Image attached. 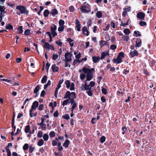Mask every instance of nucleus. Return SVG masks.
I'll return each mask as SVG.
<instances>
[{"instance_id":"1","label":"nucleus","mask_w":156,"mask_h":156,"mask_svg":"<svg viewBox=\"0 0 156 156\" xmlns=\"http://www.w3.org/2000/svg\"><path fill=\"white\" fill-rule=\"evenodd\" d=\"M81 90L84 91L86 90V92L89 96H91L93 94V90L89 84H87V82H84V84L81 85L80 87Z\"/></svg>"},{"instance_id":"2","label":"nucleus","mask_w":156,"mask_h":156,"mask_svg":"<svg viewBox=\"0 0 156 156\" xmlns=\"http://www.w3.org/2000/svg\"><path fill=\"white\" fill-rule=\"evenodd\" d=\"M81 11L82 13H87L90 11V5L86 2H84L80 8Z\"/></svg>"},{"instance_id":"3","label":"nucleus","mask_w":156,"mask_h":156,"mask_svg":"<svg viewBox=\"0 0 156 156\" xmlns=\"http://www.w3.org/2000/svg\"><path fill=\"white\" fill-rule=\"evenodd\" d=\"M16 9L19 10L20 12H16V13L18 15H20V14H25L28 15V12L27 9L26 7L22 5H17L16 7Z\"/></svg>"},{"instance_id":"4","label":"nucleus","mask_w":156,"mask_h":156,"mask_svg":"<svg viewBox=\"0 0 156 156\" xmlns=\"http://www.w3.org/2000/svg\"><path fill=\"white\" fill-rule=\"evenodd\" d=\"M76 98V94L75 92L70 93L69 91H67L64 97V99L69 98V99H74Z\"/></svg>"},{"instance_id":"5","label":"nucleus","mask_w":156,"mask_h":156,"mask_svg":"<svg viewBox=\"0 0 156 156\" xmlns=\"http://www.w3.org/2000/svg\"><path fill=\"white\" fill-rule=\"evenodd\" d=\"M57 29V27L54 24H52L51 26V34L52 35L53 37L56 36L57 34L55 31Z\"/></svg>"},{"instance_id":"6","label":"nucleus","mask_w":156,"mask_h":156,"mask_svg":"<svg viewBox=\"0 0 156 156\" xmlns=\"http://www.w3.org/2000/svg\"><path fill=\"white\" fill-rule=\"evenodd\" d=\"M139 54L136 50H131L129 53V56L131 58H133L135 56H138Z\"/></svg>"},{"instance_id":"7","label":"nucleus","mask_w":156,"mask_h":156,"mask_svg":"<svg viewBox=\"0 0 156 156\" xmlns=\"http://www.w3.org/2000/svg\"><path fill=\"white\" fill-rule=\"evenodd\" d=\"M43 47L44 48L47 49L48 50L51 49V50H54L55 48L54 46L48 43H45L43 46Z\"/></svg>"},{"instance_id":"8","label":"nucleus","mask_w":156,"mask_h":156,"mask_svg":"<svg viewBox=\"0 0 156 156\" xmlns=\"http://www.w3.org/2000/svg\"><path fill=\"white\" fill-rule=\"evenodd\" d=\"M72 55V54L69 52L66 53L65 55V61L71 62L72 60L71 57Z\"/></svg>"},{"instance_id":"9","label":"nucleus","mask_w":156,"mask_h":156,"mask_svg":"<svg viewBox=\"0 0 156 156\" xmlns=\"http://www.w3.org/2000/svg\"><path fill=\"white\" fill-rule=\"evenodd\" d=\"M75 24L76 26L75 27V29L78 31H80V28L81 25L80 21L77 19L76 20Z\"/></svg>"},{"instance_id":"10","label":"nucleus","mask_w":156,"mask_h":156,"mask_svg":"<svg viewBox=\"0 0 156 156\" xmlns=\"http://www.w3.org/2000/svg\"><path fill=\"white\" fill-rule=\"evenodd\" d=\"M82 71L84 73H92L94 71V69L92 68L90 69L89 68L84 67L82 69Z\"/></svg>"},{"instance_id":"11","label":"nucleus","mask_w":156,"mask_h":156,"mask_svg":"<svg viewBox=\"0 0 156 156\" xmlns=\"http://www.w3.org/2000/svg\"><path fill=\"white\" fill-rule=\"evenodd\" d=\"M145 16V14L142 12H138L137 15L136 17L140 20H144Z\"/></svg>"},{"instance_id":"12","label":"nucleus","mask_w":156,"mask_h":156,"mask_svg":"<svg viewBox=\"0 0 156 156\" xmlns=\"http://www.w3.org/2000/svg\"><path fill=\"white\" fill-rule=\"evenodd\" d=\"M85 73L87 74V80H86L85 81L87 82V81H90V80L92 79L93 77V74L92 73Z\"/></svg>"},{"instance_id":"13","label":"nucleus","mask_w":156,"mask_h":156,"mask_svg":"<svg viewBox=\"0 0 156 156\" xmlns=\"http://www.w3.org/2000/svg\"><path fill=\"white\" fill-rule=\"evenodd\" d=\"M83 34L86 36H88L89 35L90 33L86 27L84 26L82 28Z\"/></svg>"},{"instance_id":"14","label":"nucleus","mask_w":156,"mask_h":156,"mask_svg":"<svg viewBox=\"0 0 156 156\" xmlns=\"http://www.w3.org/2000/svg\"><path fill=\"white\" fill-rule=\"evenodd\" d=\"M38 103L37 101H36L34 102L31 106V111H33V110H35L36 108L38 106Z\"/></svg>"},{"instance_id":"15","label":"nucleus","mask_w":156,"mask_h":156,"mask_svg":"<svg viewBox=\"0 0 156 156\" xmlns=\"http://www.w3.org/2000/svg\"><path fill=\"white\" fill-rule=\"evenodd\" d=\"M123 61L122 59L117 57L116 58H114L113 59V62L115 64H118L121 63Z\"/></svg>"},{"instance_id":"16","label":"nucleus","mask_w":156,"mask_h":156,"mask_svg":"<svg viewBox=\"0 0 156 156\" xmlns=\"http://www.w3.org/2000/svg\"><path fill=\"white\" fill-rule=\"evenodd\" d=\"M40 89V86L39 85H38L35 88L34 90V93L36 94L35 98H36L38 96L39 93L38 92L39 91Z\"/></svg>"},{"instance_id":"17","label":"nucleus","mask_w":156,"mask_h":156,"mask_svg":"<svg viewBox=\"0 0 156 156\" xmlns=\"http://www.w3.org/2000/svg\"><path fill=\"white\" fill-rule=\"evenodd\" d=\"M141 41L140 39H137V41H136V45L135 47L137 48V47H140L141 44Z\"/></svg>"},{"instance_id":"18","label":"nucleus","mask_w":156,"mask_h":156,"mask_svg":"<svg viewBox=\"0 0 156 156\" xmlns=\"http://www.w3.org/2000/svg\"><path fill=\"white\" fill-rule=\"evenodd\" d=\"M109 55V53L108 51H105L102 53L101 57V59L103 60L107 56Z\"/></svg>"},{"instance_id":"19","label":"nucleus","mask_w":156,"mask_h":156,"mask_svg":"<svg viewBox=\"0 0 156 156\" xmlns=\"http://www.w3.org/2000/svg\"><path fill=\"white\" fill-rule=\"evenodd\" d=\"M5 8L3 6L0 5V14L1 15H3L4 13H6V11H5Z\"/></svg>"},{"instance_id":"20","label":"nucleus","mask_w":156,"mask_h":156,"mask_svg":"<svg viewBox=\"0 0 156 156\" xmlns=\"http://www.w3.org/2000/svg\"><path fill=\"white\" fill-rule=\"evenodd\" d=\"M93 62L94 63H96L99 62V60L101 59L99 56H93L92 57Z\"/></svg>"},{"instance_id":"21","label":"nucleus","mask_w":156,"mask_h":156,"mask_svg":"<svg viewBox=\"0 0 156 156\" xmlns=\"http://www.w3.org/2000/svg\"><path fill=\"white\" fill-rule=\"evenodd\" d=\"M51 69L53 72H57L58 70V67L56 65L53 64L52 65Z\"/></svg>"},{"instance_id":"22","label":"nucleus","mask_w":156,"mask_h":156,"mask_svg":"<svg viewBox=\"0 0 156 156\" xmlns=\"http://www.w3.org/2000/svg\"><path fill=\"white\" fill-rule=\"evenodd\" d=\"M69 140L68 139H66V140L65 141L63 145V146L65 148H67L69 147Z\"/></svg>"},{"instance_id":"23","label":"nucleus","mask_w":156,"mask_h":156,"mask_svg":"<svg viewBox=\"0 0 156 156\" xmlns=\"http://www.w3.org/2000/svg\"><path fill=\"white\" fill-rule=\"evenodd\" d=\"M38 125L40 126L41 128L43 130H45L46 129V125L44 123H37Z\"/></svg>"},{"instance_id":"24","label":"nucleus","mask_w":156,"mask_h":156,"mask_svg":"<svg viewBox=\"0 0 156 156\" xmlns=\"http://www.w3.org/2000/svg\"><path fill=\"white\" fill-rule=\"evenodd\" d=\"M99 43L100 44V45L101 47L102 48V47L106 45L107 44V41L100 40L99 41Z\"/></svg>"},{"instance_id":"25","label":"nucleus","mask_w":156,"mask_h":156,"mask_svg":"<svg viewBox=\"0 0 156 156\" xmlns=\"http://www.w3.org/2000/svg\"><path fill=\"white\" fill-rule=\"evenodd\" d=\"M66 41L69 43L70 46L72 47L73 46L74 43L73 42V40L70 38H68Z\"/></svg>"},{"instance_id":"26","label":"nucleus","mask_w":156,"mask_h":156,"mask_svg":"<svg viewBox=\"0 0 156 156\" xmlns=\"http://www.w3.org/2000/svg\"><path fill=\"white\" fill-rule=\"evenodd\" d=\"M18 33L19 34H21L23 32V26H20L17 29Z\"/></svg>"},{"instance_id":"27","label":"nucleus","mask_w":156,"mask_h":156,"mask_svg":"<svg viewBox=\"0 0 156 156\" xmlns=\"http://www.w3.org/2000/svg\"><path fill=\"white\" fill-rule=\"evenodd\" d=\"M5 28L7 30H13V27L12 25L10 24L9 23L7 24H6V26L5 27Z\"/></svg>"},{"instance_id":"28","label":"nucleus","mask_w":156,"mask_h":156,"mask_svg":"<svg viewBox=\"0 0 156 156\" xmlns=\"http://www.w3.org/2000/svg\"><path fill=\"white\" fill-rule=\"evenodd\" d=\"M51 13L52 16H55L58 14V12L56 9H54L52 10Z\"/></svg>"},{"instance_id":"29","label":"nucleus","mask_w":156,"mask_h":156,"mask_svg":"<svg viewBox=\"0 0 156 156\" xmlns=\"http://www.w3.org/2000/svg\"><path fill=\"white\" fill-rule=\"evenodd\" d=\"M49 13V12L48 9H45L44 12V16L45 17H47L48 16Z\"/></svg>"},{"instance_id":"30","label":"nucleus","mask_w":156,"mask_h":156,"mask_svg":"<svg viewBox=\"0 0 156 156\" xmlns=\"http://www.w3.org/2000/svg\"><path fill=\"white\" fill-rule=\"evenodd\" d=\"M117 57L122 59V58L124 57L125 54L123 52H120L119 53Z\"/></svg>"},{"instance_id":"31","label":"nucleus","mask_w":156,"mask_h":156,"mask_svg":"<svg viewBox=\"0 0 156 156\" xmlns=\"http://www.w3.org/2000/svg\"><path fill=\"white\" fill-rule=\"evenodd\" d=\"M102 13L101 11H98L96 14V16L98 18H101L102 16Z\"/></svg>"},{"instance_id":"32","label":"nucleus","mask_w":156,"mask_h":156,"mask_svg":"<svg viewBox=\"0 0 156 156\" xmlns=\"http://www.w3.org/2000/svg\"><path fill=\"white\" fill-rule=\"evenodd\" d=\"M31 34L30 30L28 29L26 30L24 32V34L26 36H29Z\"/></svg>"},{"instance_id":"33","label":"nucleus","mask_w":156,"mask_h":156,"mask_svg":"<svg viewBox=\"0 0 156 156\" xmlns=\"http://www.w3.org/2000/svg\"><path fill=\"white\" fill-rule=\"evenodd\" d=\"M44 144V141L42 139H40L38 141L37 145L38 146H42Z\"/></svg>"},{"instance_id":"34","label":"nucleus","mask_w":156,"mask_h":156,"mask_svg":"<svg viewBox=\"0 0 156 156\" xmlns=\"http://www.w3.org/2000/svg\"><path fill=\"white\" fill-rule=\"evenodd\" d=\"M49 138V136L48 135L47 133H45L43 136V138L44 140L45 141L48 140Z\"/></svg>"},{"instance_id":"35","label":"nucleus","mask_w":156,"mask_h":156,"mask_svg":"<svg viewBox=\"0 0 156 156\" xmlns=\"http://www.w3.org/2000/svg\"><path fill=\"white\" fill-rule=\"evenodd\" d=\"M134 36H135L136 37L141 36V35L140 32L138 31H135L134 32Z\"/></svg>"},{"instance_id":"36","label":"nucleus","mask_w":156,"mask_h":156,"mask_svg":"<svg viewBox=\"0 0 156 156\" xmlns=\"http://www.w3.org/2000/svg\"><path fill=\"white\" fill-rule=\"evenodd\" d=\"M30 126L29 125H27L26 126V128L25 129V132L26 133H27L30 132Z\"/></svg>"},{"instance_id":"37","label":"nucleus","mask_w":156,"mask_h":156,"mask_svg":"<svg viewBox=\"0 0 156 156\" xmlns=\"http://www.w3.org/2000/svg\"><path fill=\"white\" fill-rule=\"evenodd\" d=\"M123 32L125 34L127 35H129L130 33L129 29L127 28L125 29Z\"/></svg>"},{"instance_id":"38","label":"nucleus","mask_w":156,"mask_h":156,"mask_svg":"<svg viewBox=\"0 0 156 156\" xmlns=\"http://www.w3.org/2000/svg\"><path fill=\"white\" fill-rule=\"evenodd\" d=\"M65 84L66 85V87L68 89L70 87L71 84L70 81L69 80H67L65 82Z\"/></svg>"},{"instance_id":"39","label":"nucleus","mask_w":156,"mask_h":156,"mask_svg":"<svg viewBox=\"0 0 156 156\" xmlns=\"http://www.w3.org/2000/svg\"><path fill=\"white\" fill-rule=\"evenodd\" d=\"M58 57V55L57 54H54L52 56V59L53 60H56Z\"/></svg>"},{"instance_id":"40","label":"nucleus","mask_w":156,"mask_h":156,"mask_svg":"<svg viewBox=\"0 0 156 156\" xmlns=\"http://www.w3.org/2000/svg\"><path fill=\"white\" fill-rule=\"evenodd\" d=\"M64 29V26H59L58 28V30L59 32H61L63 31Z\"/></svg>"},{"instance_id":"41","label":"nucleus","mask_w":156,"mask_h":156,"mask_svg":"<svg viewBox=\"0 0 156 156\" xmlns=\"http://www.w3.org/2000/svg\"><path fill=\"white\" fill-rule=\"evenodd\" d=\"M34 148V147H33L32 145H30L29 147V152L31 153L33 151Z\"/></svg>"},{"instance_id":"42","label":"nucleus","mask_w":156,"mask_h":156,"mask_svg":"<svg viewBox=\"0 0 156 156\" xmlns=\"http://www.w3.org/2000/svg\"><path fill=\"white\" fill-rule=\"evenodd\" d=\"M62 118L66 120H68L70 119L69 115L67 114L62 115Z\"/></svg>"},{"instance_id":"43","label":"nucleus","mask_w":156,"mask_h":156,"mask_svg":"<svg viewBox=\"0 0 156 156\" xmlns=\"http://www.w3.org/2000/svg\"><path fill=\"white\" fill-rule=\"evenodd\" d=\"M47 77L46 76H44L42 79L41 82L42 83H44L46 82L47 80Z\"/></svg>"},{"instance_id":"44","label":"nucleus","mask_w":156,"mask_h":156,"mask_svg":"<svg viewBox=\"0 0 156 156\" xmlns=\"http://www.w3.org/2000/svg\"><path fill=\"white\" fill-rule=\"evenodd\" d=\"M50 137L51 138L54 137L55 135V133L54 132L51 131L50 132L49 134Z\"/></svg>"},{"instance_id":"45","label":"nucleus","mask_w":156,"mask_h":156,"mask_svg":"<svg viewBox=\"0 0 156 156\" xmlns=\"http://www.w3.org/2000/svg\"><path fill=\"white\" fill-rule=\"evenodd\" d=\"M28 144H25L23 146V150L24 151L27 150L28 148Z\"/></svg>"},{"instance_id":"46","label":"nucleus","mask_w":156,"mask_h":156,"mask_svg":"<svg viewBox=\"0 0 156 156\" xmlns=\"http://www.w3.org/2000/svg\"><path fill=\"white\" fill-rule=\"evenodd\" d=\"M69 99L64 100L62 103V105L64 106L66 105L69 102Z\"/></svg>"},{"instance_id":"47","label":"nucleus","mask_w":156,"mask_h":156,"mask_svg":"<svg viewBox=\"0 0 156 156\" xmlns=\"http://www.w3.org/2000/svg\"><path fill=\"white\" fill-rule=\"evenodd\" d=\"M72 105H73L71 108V111L72 112H73L75 108L77 106V104L76 103H74V104H73Z\"/></svg>"},{"instance_id":"48","label":"nucleus","mask_w":156,"mask_h":156,"mask_svg":"<svg viewBox=\"0 0 156 156\" xmlns=\"http://www.w3.org/2000/svg\"><path fill=\"white\" fill-rule=\"evenodd\" d=\"M139 24L141 26H146L147 25L146 22L143 21H140Z\"/></svg>"},{"instance_id":"49","label":"nucleus","mask_w":156,"mask_h":156,"mask_svg":"<svg viewBox=\"0 0 156 156\" xmlns=\"http://www.w3.org/2000/svg\"><path fill=\"white\" fill-rule=\"evenodd\" d=\"M58 23L59 26H64V25L65 23V22L63 20H60L59 21Z\"/></svg>"},{"instance_id":"50","label":"nucleus","mask_w":156,"mask_h":156,"mask_svg":"<svg viewBox=\"0 0 156 156\" xmlns=\"http://www.w3.org/2000/svg\"><path fill=\"white\" fill-rule=\"evenodd\" d=\"M70 87V88L69 89L71 90H74V84L73 83H72L71 84Z\"/></svg>"},{"instance_id":"51","label":"nucleus","mask_w":156,"mask_h":156,"mask_svg":"<svg viewBox=\"0 0 156 156\" xmlns=\"http://www.w3.org/2000/svg\"><path fill=\"white\" fill-rule=\"evenodd\" d=\"M32 111H31V109L30 110V116L31 117H34L36 116V115H37V113H34L33 114V113L32 112Z\"/></svg>"},{"instance_id":"52","label":"nucleus","mask_w":156,"mask_h":156,"mask_svg":"<svg viewBox=\"0 0 156 156\" xmlns=\"http://www.w3.org/2000/svg\"><path fill=\"white\" fill-rule=\"evenodd\" d=\"M100 142L101 143H103L105 140V137L104 136H102L100 139Z\"/></svg>"},{"instance_id":"53","label":"nucleus","mask_w":156,"mask_h":156,"mask_svg":"<svg viewBox=\"0 0 156 156\" xmlns=\"http://www.w3.org/2000/svg\"><path fill=\"white\" fill-rule=\"evenodd\" d=\"M5 149L7 152V156H11V153L10 151V149L9 148H8Z\"/></svg>"},{"instance_id":"54","label":"nucleus","mask_w":156,"mask_h":156,"mask_svg":"<svg viewBox=\"0 0 156 156\" xmlns=\"http://www.w3.org/2000/svg\"><path fill=\"white\" fill-rule=\"evenodd\" d=\"M122 38L123 39L124 41L126 42L128 41L129 39V38L128 37L125 36L122 37Z\"/></svg>"},{"instance_id":"55","label":"nucleus","mask_w":156,"mask_h":156,"mask_svg":"<svg viewBox=\"0 0 156 156\" xmlns=\"http://www.w3.org/2000/svg\"><path fill=\"white\" fill-rule=\"evenodd\" d=\"M1 80H2L4 81L10 83L11 84H12L13 83L12 81H11L9 80L6 79H1Z\"/></svg>"},{"instance_id":"56","label":"nucleus","mask_w":156,"mask_h":156,"mask_svg":"<svg viewBox=\"0 0 156 156\" xmlns=\"http://www.w3.org/2000/svg\"><path fill=\"white\" fill-rule=\"evenodd\" d=\"M43 136V133L41 131H39L37 133V137L39 138H41Z\"/></svg>"},{"instance_id":"57","label":"nucleus","mask_w":156,"mask_h":156,"mask_svg":"<svg viewBox=\"0 0 156 156\" xmlns=\"http://www.w3.org/2000/svg\"><path fill=\"white\" fill-rule=\"evenodd\" d=\"M80 79L81 80H82L86 77V75L85 74L81 73L80 74Z\"/></svg>"},{"instance_id":"58","label":"nucleus","mask_w":156,"mask_h":156,"mask_svg":"<svg viewBox=\"0 0 156 156\" xmlns=\"http://www.w3.org/2000/svg\"><path fill=\"white\" fill-rule=\"evenodd\" d=\"M123 10L126 12H129L131 10V8L130 7H128L127 8H124Z\"/></svg>"},{"instance_id":"59","label":"nucleus","mask_w":156,"mask_h":156,"mask_svg":"<svg viewBox=\"0 0 156 156\" xmlns=\"http://www.w3.org/2000/svg\"><path fill=\"white\" fill-rule=\"evenodd\" d=\"M101 91L105 95L107 93V90L106 89L104 88H102Z\"/></svg>"},{"instance_id":"60","label":"nucleus","mask_w":156,"mask_h":156,"mask_svg":"<svg viewBox=\"0 0 156 156\" xmlns=\"http://www.w3.org/2000/svg\"><path fill=\"white\" fill-rule=\"evenodd\" d=\"M80 63V62H79V60L75 59L73 62V65H77L78 63Z\"/></svg>"},{"instance_id":"61","label":"nucleus","mask_w":156,"mask_h":156,"mask_svg":"<svg viewBox=\"0 0 156 156\" xmlns=\"http://www.w3.org/2000/svg\"><path fill=\"white\" fill-rule=\"evenodd\" d=\"M92 24V21L91 20H89L87 22V24L88 27H90Z\"/></svg>"},{"instance_id":"62","label":"nucleus","mask_w":156,"mask_h":156,"mask_svg":"<svg viewBox=\"0 0 156 156\" xmlns=\"http://www.w3.org/2000/svg\"><path fill=\"white\" fill-rule=\"evenodd\" d=\"M95 82L93 81L90 82V84H89V85L90 86V87H91V88L94 87L95 86Z\"/></svg>"},{"instance_id":"63","label":"nucleus","mask_w":156,"mask_h":156,"mask_svg":"<svg viewBox=\"0 0 156 156\" xmlns=\"http://www.w3.org/2000/svg\"><path fill=\"white\" fill-rule=\"evenodd\" d=\"M129 69H126L123 70V73L125 75L129 73Z\"/></svg>"},{"instance_id":"64","label":"nucleus","mask_w":156,"mask_h":156,"mask_svg":"<svg viewBox=\"0 0 156 156\" xmlns=\"http://www.w3.org/2000/svg\"><path fill=\"white\" fill-rule=\"evenodd\" d=\"M110 49L112 50H114L116 49L117 46L115 44H112L110 46Z\"/></svg>"}]
</instances>
